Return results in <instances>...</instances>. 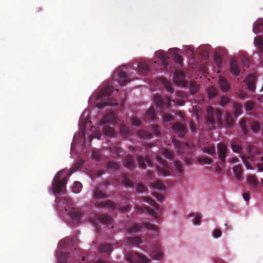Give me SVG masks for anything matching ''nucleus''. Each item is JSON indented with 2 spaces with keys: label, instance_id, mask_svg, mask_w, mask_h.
<instances>
[{
  "label": "nucleus",
  "instance_id": "obj_1",
  "mask_svg": "<svg viewBox=\"0 0 263 263\" xmlns=\"http://www.w3.org/2000/svg\"><path fill=\"white\" fill-rule=\"evenodd\" d=\"M113 87L109 85L105 86L95 97V105L98 108H103L107 106H117V101L109 98L108 96L112 93Z\"/></svg>",
  "mask_w": 263,
  "mask_h": 263
},
{
  "label": "nucleus",
  "instance_id": "obj_2",
  "mask_svg": "<svg viewBox=\"0 0 263 263\" xmlns=\"http://www.w3.org/2000/svg\"><path fill=\"white\" fill-rule=\"evenodd\" d=\"M222 111L218 109H214L212 107H209L208 109L207 120L209 124L212 126V128H215L216 124L220 125L222 123Z\"/></svg>",
  "mask_w": 263,
  "mask_h": 263
},
{
  "label": "nucleus",
  "instance_id": "obj_3",
  "mask_svg": "<svg viewBox=\"0 0 263 263\" xmlns=\"http://www.w3.org/2000/svg\"><path fill=\"white\" fill-rule=\"evenodd\" d=\"M61 200L65 204V211L70 217L73 220L78 221L80 218V214L78 209L74 208L72 206V200L69 197L61 198Z\"/></svg>",
  "mask_w": 263,
  "mask_h": 263
},
{
  "label": "nucleus",
  "instance_id": "obj_4",
  "mask_svg": "<svg viewBox=\"0 0 263 263\" xmlns=\"http://www.w3.org/2000/svg\"><path fill=\"white\" fill-rule=\"evenodd\" d=\"M154 102L157 107L160 109L162 112L165 110V108L171 107V103L176 102L174 100H171L169 97L166 96H161L156 95L154 96Z\"/></svg>",
  "mask_w": 263,
  "mask_h": 263
},
{
  "label": "nucleus",
  "instance_id": "obj_5",
  "mask_svg": "<svg viewBox=\"0 0 263 263\" xmlns=\"http://www.w3.org/2000/svg\"><path fill=\"white\" fill-rule=\"evenodd\" d=\"M126 259L129 263H149L151 259L145 256L138 253H128Z\"/></svg>",
  "mask_w": 263,
  "mask_h": 263
},
{
  "label": "nucleus",
  "instance_id": "obj_6",
  "mask_svg": "<svg viewBox=\"0 0 263 263\" xmlns=\"http://www.w3.org/2000/svg\"><path fill=\"white\" fill-rule=\"evenodd\" d=\"M67 182L66 177L60 180L59 177V173L55 176L52 182V187L54 194H59L62 192L65 188Z\"/></svg>",
  "mask_w": 263,
  "mask_h": 263
},
{
  "label": "nucleus",
  "instance_id": "obj_7",
  "mask_svg": "<svg viewBox=\"0 0 263 263\" xmlns=\"http://www.w3.org/2000/svg\"><path fill=\"white\" fill-rule=\"evenodd\" d=\"M143 226L146 228L147 229L153 230L156 233H158V228L155 225L150 222H145L142 224L134 223L128 229V232L130 233L140 232Z\"/></svg>",
  "mask_w": 263,
  "mask_h": 263
},
{
  "label": "nucleus",
  "instance_id": "obj_8",
  "mask_svg": "<svg viewBox=\"0 0 263 263\" xmlns=\"http://www.w3.org/2000/svg\"><path fill=\"white\" fill-rule=\"evenodd\" d=\"M156 160L162 165L158 166V172L162 176H167L171 174V168L168 165L167 162L164 160L161 156L156 155Z\"/></svg>",
  "mask_w": 263,
  "mask_h": 263
},
{
  "label": "nucleus",
  "instance_id": "obj_9",
  "mask_svg": "<svg viewBox=\"0 0 263 263\" xmlns=\"http://www.w3.org/2000/svg\"><path fill=\"white\" fill-rule=\"evenodd\" d=\"M114 81L117 82L120 85H124L130 81L125 72L121 70L116 71L112 75Z\"/></svg>",
  "mask_w": 263,
  "mask_h": 263
},
{
  "label": "nucleus",
  "instance_id": "obj_10",
  "mask_svg": "<svg viewBox=\"0 0 263 263\" xmlns=\"http://www.w3.org/2000/svg\"><path fill=\"white\" fill-rule=\"evenodd\" d=\"M229 149L226 144L224 143H219L217 145V154L219 159L221 163L224 164L226 162V158L227 156Z\"/></svg>",
  "mask_w": 263,
  "mask_h": 263
},
{
  "label": "nucleus",
  "instance_id": "obj_11",
  "mask_svg": "<svg viewBox=\"0 0 263 263\" xmlns=\"http://www.w3.org/2000/svg\"><path fill=\"white\" fill-rule=\"evenodd\" d=\"M151 129L153 132L152 134L149 133L147 131L141 130L138 132L139 136L142 139H148L153 136L152 134L157 137L160 135L159 126L156 125H153L152 126Z\"/></svg>",
  "mask_w": 263,
  "mask_h": 263
},
{
  "label": "nucleus",
  "instance_id": "obj_12",
  "mask_svg": "<svg viewBox=\"0 0 263 263\" xmlns=\"http://www.w3.org/2000/svg\"><path fill=\"white\" fill-rule=\"evenodd\" d=\"M174 81L178 85L185 87L187 82L185 79V75L182 71L177 70L174 73Z\"/></svg>",
  "mask_w": 263,
  "mask_h": 263
},
{
  "label": "nucleus",
  "instance_id": "obj_13",
  "mask_svg": "<svg viewBox=\"0 0 263 263\" xmlns=\"http://www.w3.org/2000/svg\"><path fill=\"white\" fill-rule=\"evenodd\" d=\"M152 257L155 259H159L162 257L163 253L160 249V245L157 242L154 243L150 253Z\"/></svg>",
  "mask_w": 263,
  "mask_h": 263
},
{
  "label": "nucleus",
  "instance_id": "obj_14",
  "mask_svg": "<svg viewBox=\"0 0 263 263\" xmlns=\"http://www.w3.org/2000/svg\"><path fill=\"white\" fill-rule=\"evenodd\" d=\"M119 119L117 117L116 114L114 112H110L106 114L103 119L102 122L103 124L105 123H113L117 124L119 122Z\"/></svg>",
  "mask_w": 263,
  "mask_h": 263
},
{
  "label": "nucleus",
  "instance_id": "obj_15",
  "mask_svg": "<svg viewBox=\"0 0 263 263\" xmlns=\"http://www.w3.org/2000/svg\"><path fill=\"white\" fill-rule=\"evenodd\" d=\"M229 67L230 71L233 75L237 76L240 74L241 69L238 65V62L235 59H232L231 61Z\"/></svg>",
  "mask_w": 263,
  "mask_h": 263
},
{
  "label": "nucleus",
  "instance_id": "obj_16",
  "mask_svg": "<svg viewBox=\"0 0 263 263\" xmlns=\"http://www.w3.org/2000/svg\"><path fill=\"white\" fill-rule=\"evenodd\" d=\"M173 131L181 137H184L186 133V129L185 127L180 123H175L172 126Z\"/></svg>",
  "mask_w": 263,
  "mask_h": 263
},
{
  "label": "nucleus",
  "instance_id": "obj_17",
  "mask_svg": "<svg viewBox=\"0 0 263 263\" xmlns=\"http://www.w3.org/2000/svg\"><path fill=\"white\" fill-rule=\"evenodd\" d=\"M95 220H98L103 224H108L111 222L112 218L107 214H97L95 216ZM96 225L97 221L93 222Z\"/></svg>",
  "mask_w": 263,
  "mask_h": 263
},
{
  "label": "nucleus",
  "instance_id": "obj_18",
  "mask_svg": "<svg viewBox=\"0 0 263 263\" xmlns=\"http://www.w3.org/2000/svg\"><path fill=\"white\" fill-rule=\"evenodd\" d=\"M155 55L160 59L163 68L165 69H167V66L168 65V57H167L163 51L160 50L156 52Z\"/></svg>",
  "mask_w": 263,
  "mask_h": 263
},
{
  "label": "nucleus",
  "instance_id": "obj_19",
  "mask_svg": "<svg viewBox=\"0 0 263 263\" xmlns=\"http://www.w3.org/2000/svg\"><path fill=\"white\" fill-rule=\"evenodd\" d=\"M245 82L248 89L254 91L255 89L256 77L254 74H250L247 77Z\"/></svg>",
  "mask_w": 263,
  "mask_h": 263
},
{
  "label": "nucleus",
  "instance_id": "obj_20",
  "mask_svg": "<svg viewBox=\"0 0 263 263\" xmlns=\"http://www.w3.org/2000/svg\"><path fill=\"white\" fill-rule=\"evenodd\" d=\"M136 210L137 212L138 213H143L145 211H146L148 214L153 216L154 218L156 219V220H157L159 218L156 212L149 207L146 206H144L143 207L136 206Z\"/></svg>",
  "mask_w": 263,
  "mask_h": 263
},
{
  "label": "nucleus",
  "instance_id": "obj_21",
  "mask_svg": "<svg viewBox=\"0 0 263 263\" xmlns=\"http://www.w3.org/2000/svg\"><path fill=\"white\" fill-rule=\"evenodd\" d=\"M95 205L100 208H107L110 209L112 210L116 209V205L112 201L110 200H107L104 202H96Z\"/></svg>",
  "mask_w": 263,
  "mask_h": 263
},
{
  "label": "nucleus",
  "instance_id": "obj_22",
  "mask_svg": "<svg viewBox=\"0 0 263 263\" xmlns=\"http://www.w3.org/2000/svg\"><path fill=\"white\" fill-rule=\"evenodd\" d=\"M138 72L143 76L146 75L149 71V66L145 62H141L138 64Z\"/></svg>",
  "mask_w": 263,
  "mask_h": 263
},
{
  "label": "nucleus",
  "instance_id": "obj_23",
  "mask_svg": "<svg viewBox=\"0 0 263 263\" xmlns=\"http://www.w3.org/2000/svg\"><path fill=\"white\" fill-rule=\"evenodd\" d=\"M138 161L140 166L143 168H145L146 167V164L149 166H152V161L148 157L144 158L142 156H139L138 158Z\"/></svg>",
  "mask_w": 263,
  "mask_h": 263
},
{
  "label": "nucleus",
  "instance_id": "obj_24",
  "mask_svg": "<svg viewBox=\"0 0 263 263\" xmlns=\"http://www.w3.org/2000/svg\"><path fill=\"white\" fill-rule=\"evenodd\" d=\"M253 30L256 34L263 32V20H259L255 22Z\"/></svg>",
  "mask_w": 263,
  "mask_h": 263
},
{
  "label": "nucleus",
  "instance_id": "obj_25",
  "mask_svg": "<svg viewBox=\"0 0 263 263\" xmlns=\"http://www.w3.org/2000/svg\"><path fill=\"white\" fill-rule=\"evenodd\" d=\"M219 84L220 88L224 91L227 92L230 89V84L228 81L223 77H220L219 79Z\"/></svg>",
  "mask_w": 263,
  "mask_h": 263
},
{
  "label": "nucleus",
  "instance_id": "obj_26",
  "mask_svg": "<svg viewBox=\"0 0 263 263\" xmlns=\"http://www.w3.org/2000/svg\"><path fill=\"white\" fill-rule=\"evenodd\" d=\"M233 170L234 173L235 175V178L237 180H239L242 174H243V170L242 166L240 164H238L234 166L233 168Z\"/></svg>",
  "mask_w": 263,
  "mask_h": 263
},
{
  "label": "nucleus",
  "instance_id": "obj_27",
  "mask_svg": "<svg viewBox=\"0 0 263 263\" xmlns=\"http://www.w3.org/2000/svg\"><path fill=\"white\" fill-rule=\"evenodd\" d=\"M70 256V253L60 252L58 255V260L59 263H67V260Z\"/></svg>",
  "mask_w": 263,
  "mask_h": 263
},
{
  "label": "nucleus",
  "instance_id": "obj_28",
  "mask_svg": "<svg viewBox=\"0 0 263 263\" xmlns=\"http://www.w3.org/2000/svg\"><path fill=\"white\" fill-rule=\"evenodd\" d=\"M121 180L122 183L125 186L129 187H132L134 186L133 182L128 179V176L126 174H122L121 176Z\"/></svg>",
  "mask_w": 263,
  "mask_h": 263
},
{
  "label": "nucleus",
  "instance_id": "obj_29",
  "mask_svg": "<svg viewBox=\"0 0 263 263\" xmlns=\"http://www.w3.org/2000/svg\"><path fill=\"white\" fill-rule=\"evenodd\" d=\"M99 250L101 252L110 253L112 250V247L108 243H102L99 247Z\"/></svg>",
  "mask_w": 263,
  "mask_h": 263
},
{
  "label": "nucleus",
  "instance_id": "obj_30",
  "mask_svg": "<svg viewBox=\"0 0 263 263\" xmlns=\"http://www.w3.org/2000/svg\"><path fill=\"white\" fill-rule=\"evenodd\" d=\"M125 166L129 169H133L135 166V161L133 157L127 156L124 161Z\"/></svg>",
  "mask_w": 263,
  "mask_h": 263
},
{
  "label": "nucleus",
  "instance_id": "obj_31",
  "mask_svg": "<svg viewBox=\"0 0 263 263\" xmlns=\"http://www.w3.org/2000/svg\"><path fill=\"white\" fill-rule=\"evenodd\" d=\"M246 122L247 119L246 118L242 119L240 121V128L244 135H246L249 133V129Z\"/></svg>",
  "mask_w": 263,
  "mask_h": 263
},
{
  "label": "nucleus",
  "instance_id": "obj_32",
  "mask_svg": "<svg viewBox=\"0 0 263 263\" xmlns=\"http://www.w3.org/2000/svg\"><path fill=\"white\" fill-rule=\"evenodd\" d=\"M254 43L260 51H263V38L260 36H257L254 38Z\"/></svg>",
  "mask_w": 263,
  "mask_h": 263
},
{
  "label": "nucleus",
  "instance_id": "obj_33",
  "mask_svg": "<svg viewBox=\"0 0 263 263\" xmlns=\"http://www.w3.org/2000/svg\"><path fill=\"white\" fill-rule=\"evenodd\" d=\"M254 43L260 51H263V38L260 36H257L254 38Z\"/></svg>",
  "mask_w": 263,
  "mask_h": 263
},
{
  "label": "nucleus",
  "instance_id": "obj_34",
  "mask_svg": "<svg viewBox=\"0 0 263 263\" xmlns=\"http://www.w3.org/2000/svg\"><path fill=\"white\" fill-rule=\"evenodd\" d=\"M189 217H195L193 222L195 225H198L201 222V215L198 213H192L188 215Z\"/></svg>",
  "mask_w": 263,
  "mask_h": 263
},
{
  "label": "nucleus",
  "instance_id": "obj_35",
  "mask_svg": "<svg viewBox=\"0 0 263 263\" xmlns=\"http://www.w3.org/2000/svg\"><path fill=\"white\" fill-rule=\"evenodd\" d=\"M231 148L233 152L241 154L242 153V147L235 142L231 143Z\"/></svg>",
  "mask_w": 263,
  "mask_h": 263
},
{
  "label": "nucleus",
  "instance_id": "obj_36",
  "mask_svg": "<svg viewBox=\"0 0 263 263\" xmlns=\"http://www.w3.org/2000/svg\"><path fill=\"white\" fill-rule=\"evenodd\" d=\"M103 132L106 136L110 138L114 137L116 135L114 129L112 127L109 126L104 127Z\"/></svg>",
  "mask_w": 263,
  "mask_h": 263
},
{
  "label": "nucleus",
  "instance_id": "obj_37",
  "mask_svg": "<svg viewBox=\"0 0 263 263\" xmlns=\"http://www.w3.org/2000/svg\"><path fill=\"white\" fill-rule=\"evenodd\" d=\"M93 196L96 198L98 199H101L106 197L105 194L100 190L99 186L95 189L93 191Z\"/></svg>",
  "mask_w": 263,
  "mask_h": 263
},
{
  "label": "nucleus",
  "instance_id": "obj_38",
  "mask_svg": "<svg viewBox=\"0 0 263 263\" xmlns=\"http://www.w3.org/2000/svg\"><path fill=\"white\" fill-rule=\"evenodd\" d=\"M128 242L133 245H137L141 242V238L140 236L129 237L127 239Z\"/></svg>",
  "mask_w": 263,
  "mask_h": 263
},
{
  "label": "nucleus",
  "instance_id": "obj_39",
  "mask_svg": "<svg viewBox=\"0 0 263 263\" xmlns=\"http://www.w3.org/2000/svg\"><path fill=\"white\" fill-rule=\"evenodd\" d=\"M161 82L164 84L166 89L170 93L173 92V88L171 84L167 81V80L164 78H160Z\"/></svg>",
  "mask_w": 263,
  "mask_h": 263
},
{
  "label": "nucleus",
  "instance_id": "obj_40",
  "mask_svg": "<svg viewBox=\"0 0 263 263\" xmlns=\"http://www.w3.org/2000/svg\"><path fill=\"white\" fill-rule=\"evenodd\" d=\"M234 115L237 117L241 114L242 106L238 103H235L233 105Z\"/></svg>",
  "mask_w": 263,
  "mask_h": 263
},
{
  "label": "nucleus",
  "instance_id": "obj_41",
  "mask_svg": "<svg viewBox=\"0 0 263 263\" xmlns=\"http://www.w3.org/2000/svg\"><path fill=\"white\" fill-rule=\"evenodd\" d=\"M106 167L108 170L117 171L119 168L120 166L113 161H109L107 163Z\"/></svg>",
  "mask_w": 263,
  "mask_h": 263
},
{
  "label": "nucleus",
  "instance_id": "obj_42",
  "mask_svg": "<svg viewBox=\"0 0 263 263\" xmlns=\"http://www.w3.org/2000/svg\"><path fill=\"white\" fill-rule=\"evenodd\" d=\"M152 186L154 188L159 189L161 191H164L165 190V186L160 180H157L155 183H152Z\"/></svg>",
  "mask_w": 263,
  "mask_h": 263
},
{
  "label": "nucleus",
  "instance_id": "obj_43",
  "mask_svg": "<svg viewBox=\"0 0 263 263\" xmlns=\"http://www.w3.org/2000/svg\"><path fill=\"white\" fill-rule=\"evenodd\" d=\"M82 189V184L79 181H76L74 182L73 185L72 187V191L74 193H79L80 192Z\"/></svg>",
  "mask_w": 263,
  "mask_h": 263
},
{
  "label": "nucleus",
  "instance_id": "obj_44",
  "mask_svg": "<svg viewBox=\"0 0 263 263\" xmlns=\"http://www.w3.org/2000/svg\"><path fill=\"white\" fill-rule=\"evenodd\" d=\"M197 161L200 164H211L213 162V159L208 157H199Z\"/></svg>",
  "mask_w": 263,
  "mask_h": 263
},
{
  "label": "nucleus",
  "instance_id": "obj_45",
  "mask_svg": "<svg viewBox=\"0 0 263 263\" xmlns=\"http://www.w3.org/2000/svg\"><path fill=\"white\" fill-rule=\"evenodd\" d=\"M120 133L122 136L126 138L129 135V130L128 128L124 124L120 126Z\"/></svg>",
  "mask_w": 263,
  "mask_h": 263
},
{
  "label": "nucleus",
  "instance_id": "obj_46",
  "mask_svg": "<svg viewBox=\"0 0 263 263\" xmlns=\"http://www.w3.org/2000/svg\"><path fill=\"white\" fill-rule=\"evenodd\" d=\"M225 120H226V123L227 124V125L228 127H232L234 123V120L233 117L229 113H227L226 115Z\"/></svg>",
  "mask_w": 263,
  "mask_h": 263
},
{
  "label": "nucleus",
  "instance_id": "obj_47",
  "mask_svg": "<svg viewBox=\"0 0 263 263\" xmlns=\"http://www.w3.org/2000/svg\"><path fill=\"white\" fill-rule=\"evenodd\" d=\"M203 152L211 156H214L216 154L215 148L213 146L204 147Z\"/></svg>",
  "mask_w": 263,
  "mask_h": 263
},
{
  "label": "nucleus",
  "instance_id": "obj_48",
  "mask_svg": "<svg viewBox=\"0 0 263 263\" xmlns=\"http://www.w3.org/2000/svg\"><path fill=\"white\" fill-rule=\"evenodd\" d=\"M142 199L146 202L154 206L157 210L159 209V205L150 197H143Z\"/></svg>",
  "mask_w": 263,
  "mask_h": 263
},
{
  "label": "nucleus",
  "instance_id": "obj_49",
  "mask_svg": "<svg viewBox=\"0 0 263 263\" xmlns=\"http://www.w3.org/2000/svg\"><path fill=\"white\" fill-rule=\"evenodd\" d=\"M251 127L254 133H257L260 130L261 126L259 122L254 121L251 123Z\"/></svg>",
  "mask_w": 263,
  "mask_h": 263
},
{
  "label": "nucleus",
  "instance_id": "obj_50",
  "mask_svg": "<svg viewBox=\"0 0 263 263\" xmlns=\"http://www.w3.org/2000/svg\"><path fill=\"white\" fill-rule=\"evenodd\" d=\"M208 93L209 98L210 99H212L213 98L215 97L217 94V89L214 87H210L208 89Z\"/></svg>",
  "mask_w": 263,
  "mask_h": 263
},
{
  "label": "nucleus",
  "instance_id": "obj_51",
  "mask_svg": "<svg viewBox=\"0 0 263 263\" xmlns=\"http://www.w3.org/2000/svg\"><path fill=\"white\" fill-rule=\"evenodd\" d=\"M146 116L149 119L154 120L156 118V113L154 108L148 109L145 114Z\"/></svg>",
  "mask_w": 263,
  "mask_h": 263
},
{
  "label": "nucleus",
  "instance_id": "obj_52",
  "mask_svg": "<svg viewBox=\"0 0 263 263\" xmlns=\"http://www.w3.org/2000/svg\"><path fill=\"white\" fill-rule=\"evenodd\" d=\"M162 153L166 158L168 159L172 160L174 157V154L173 152L167 149H163Z\"/></svg>",
  "mask_w": 263,
  "mask_h": 263
},
{
  "label": "nucleus",
  "instance_id": "obj_53",
  "mask_svg": "<svg viewBox=\"0 0 263 263\" xmlns=\"http://www.w3.org/2000/svg\"><path fill=\"white\" fill-rule=\"evenodd\" d=\"M174 165H175V167L176 168V171L179 174H182L183 172V166H182V163L179 161L176 160L174 162Z\"/></svg>",
  "mask_w": 263,
  "mask_h": 263
},
{
  "label": "nucleus",
  "instance_id": "obj_54",
  "mask_svg": "<svg viewBox=\"0 0 263 263\" xmlns=\"http://www.w3.org/2000/svg\"><path fill=\"white\" fill-rule=\"evenodd\" d=\"M198 86L196 82H191L190 86V91L191 93H195L198 91Z\"/></svg>",
  "mask_w": 263,
  "mask_h": 263
},
{
  "label": "nucleus",
  "instance_id": "obj_55",
  "mask_svg": "<svg viewBox=\"0 0 263 263\" xmlns=\"http://www.w3.org/2000/svg\"><path fill=\"white\" fill-rule=\"evenodd\" d=\"M248 182L249 184L253 187L256 188L257 186V182L256 178L253 175H250L248 177Z\"/></svg>",
  "mask_w": 263,
  "mask_h": 263
},
{
  "label": "nucleus",
  "instance_id": "obj_56",
  "mask_svg": "<svg viewBox=\"0 0 263 263\" xmlns=\"http://www.w3.org/2000/svg\"><path fill=\"white\" fill-rule=\"evenodd\" d=\"M173 143L175 147L176 148H178V149H177L178 153L181 154L183 152L182 151V147H181L182 144L180 142L176 140L175 139V138H174L173 139Z\"/></svg>",
  "mask_w": 263,
  "mask_h": 263
},
{
  "label": "nucleus",
  "instance_id": "obj_57",
  "mask_svg": "<svg viewBox=\"0 0 263 263\" xmlns=\"http://www.w3.org/2000/svg\"><path fill=\"white\" fill-rule=\"evenodd\" d=\"M109 151L110 153L112 154L114 157H118L119 156L120 150L119 147L117 146L110 147Z\"/></svg>",
  "mask_w": 263,
  "mask_h": 263
},
{
  "label": "nucleus",
  "instance_id": "obj_58",
  "mask_svg": "<svg viewBox=\"0 0 263 263\" xmlns=\"http://www.w3.org/2000/svg\"><path fill=\"white\" fill-rule=\"evenodd\" d=\"M174 61L178 65L181 66L183 63V59L181 55L178 53H175L173 55Z\"/></svg>",
  "mask_w": 263,
  "mask_h": 263
},
{
  "label": "nucleus",
  "instance_id": "obj_59",
  "mask_svg": "<svg viewBox=\"0 0 263 263\" xmlns=\"http://www.w3.org/2000/svg\"><path fill=\"white\" fill-rule=\"evenodd\" d=\"M214 62L219 68H221V65L222 63V59H221V57L219 55L215 54Z\"/></svg>",
  "mask_w": 263,
  "mask_h": 263
},
{
  "label": "nucleus",
  "instance_id": "obj_60",
  "mask_svg": "<svg viewBox=\"0 0 263 263\" xmlns=\"http://www.w3.org/2000/svg\"><path fill=\"white\" fill-rule=\"evenodd\" d=\"M249 60L245 57H242L241 58V64L242 68H245V67H249ZM243 70L245 71V69H244Z\"/></svg>",
  "mask_w": 263,
  "mask_h": 263
},
{
  "label": "nucleus",
  "instance_id": "obj_61",
  "mask_svg": "<svg viewBox=\"0 0 263 263\" xmlns=\"http://www.w3.org/2000/svg\"><path fill=\"white\" fill-rule=\"evenodd\" d=\"M230 99L226 97H222L220 99V104L222 107L226 106L227 104L229 103Z\"/></svg>",
  "mask_w": 263,
  "mask_h": 263
},
{
  "label": "nucleus",
  "instance_id": "obj_62",
  "mask_svg": "<svg viewBox=\"0 0 263 263\" xmlns=\"http://www.w3.org/2000/svg\"><path fill=\"white\" fill-rule=\"evenodd\" d=\"M146 190V187L141 183H139L137 186V191L139 193H143Z\"/></svg>",
  "mask_w": 263,
  "mask_h": 263
},
{
  "label": "nucleus",
  "instance_id": "obj_63",
  "mask_svg": "<svg viewBox=\"0 0 263 263\" xmlns=\"http://www.w3.org/2000/svg\"><path fill=\"white\" fill-rule=\"evenodd\" d=\"M173 120V117L168 114H163V121L164 122H169Z\"/></svg>",
  "mask_w": 263,
  "mask_h": 263
},
{
  "label": "nucleus",
  "instance_id": "obj_64",
  "mask_svg": "<svg viewBox=\"0 0 263 263\" xmlns=\"http://www.w3.org/2000/svg\"><path fill=\"white\" fill-rule=\"evenodd\" d=\"M254 104L252 101H248L245 104V107L247 110L251 111L254 107Z\"/></svg>",
  "mask_w": 263,
  "mask_h": 263
}]
</instances>
